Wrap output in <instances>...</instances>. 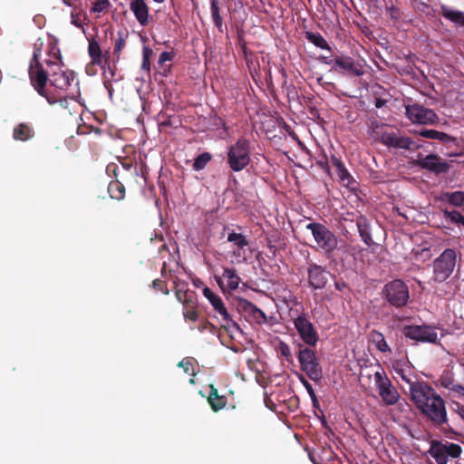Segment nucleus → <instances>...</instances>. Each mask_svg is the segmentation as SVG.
Listing matches in <instances>:
<instances>
[{"label":"nucleus","instance_id":"f257e3e1","mask_svg":"<svg viewBox=\"0 0 464 464\" xmlns=\"http://www.w3.org/2000/svg\"><path fill=\"white\" fill-rule=\"evenodd\" d=\"M227 164L234 172L246 169L251 162L250 141L245 138L238 139L228 147Z\"/></svg>","mask_w":464,"mask_h":464},{"label":"nucleus","instance_id":"f03ea898","mask_svg":"<svg viewBox=\"0 0 464 464\" xmlns=\"http://www.w3.org/2000/svg\"><path fill=\"white\" fill-rule=\"evenodd\" d=\"M312 347L313 346H305L298 343L296 344V356L300 363L301 371L304 372L309 379L317 382L322 379L323 371L315 352Z\"/></svg>","mask_w":464,"mask_h":464},{"label":"nucleus","instance_id":"7ed1b4c3","mask_svg":"<svg viewBox=\"0 0 464 464\" xmlns=\"http://www.w3.org/2000/svg\"><path fill=\"white\" fill-rule=\"evenodd\" d=\"M457 263L455 249L447 248L432 262V276L430 280L436 283L445 282L454 271Z\"/></svg>","mask_w":464,"mask_h":464},{"label":"nucleus","instance_id":"20e7f679","mask_svg":"<svg viewBox=\"0 0 464 464\" xmlns=\"http://www.w3.org/2000/svg\"><path fill=\"white\" fill-rule=\"evenodd\" d=\"M463 450L460 445L448 441L436 440L430 442L427 453L435 459L437 464H448L450 459H459Z\"/></svg>","mask_w":464,"mask_h":464},{"label":"nucleus","instance_id":"39448f33","mask_svg":"<svg viewBox=\"0 0 464 464\" xmlns=\"http://www.w3.org/2000/svg\"><path fill=\"white\" fill-rule=\"evenodd\" d=\"M306 229L310 230L318 247L329 256L338 246V239L335 234L326 226L312 222L306 225Z\"/></svg>","mask_w":464,"mask_h":464},{"label":"nucleus","instance_id":"423d86ee","mask_svg":"<svg viewBox=\"0 0 464 464\" xmlns=\"http://www.w3.org/2000/svg\"><path fill=\"white\" fill-rule=\"evenodd\" d=\"M383 295L387 302L395 307L406 305L410 298L409 288L401 279H395L386 284Z\"/></svg>","mask_w":464,"mask_h":464},{"label":"nucleus","instance_id":"0eeeda50","mask_svg":"<svg viewBox=\"0 0 464 464\" xmlns=\"http://www.w3.org/2000/svg\"><path fill=\"white\" fill-rule=\"evenodd\" d=\"M437 327L430 324H411L402 328V334L407 339L416 343H438Z\"/></svg>","mask_w":464,"mask_h":464},{"label":"nucleus","instance_id":"6e6552de","mask_svg":"<svg viewBox=\"0 0 464 464\" xmlns=\"http://www.w3.org/2000/svg\"><path fill=\"white\" fill-rule=\"evenodd\" d=\"M374 382L379 395L385 405L392 406L398 402L400 394L392 384L391 380L388 378L383 369L375 372Z\"/></svg>","mask_w":464,"mask_h":464},{"label":"nucleus","instance_id":"1a4fd4ad","mask_svg":"<svg viewBox=\"0 0 464 464\" xmlns=\"http://www.w3.org/2000/svg\"><path fill=\"white\" fill-rule=\"evenodd\" d=\"M420 410L430 418L435 426L441 429H445V425L449 426L445 401L439 394L427 403V407H422Z\"/></svg>","mask_w":464,"mask_h":464},{"label":"nucleus","instance_id":"9d476101","mask_svg":"<svg viewBox=\"0 0 464 464\" xmlns=\"http://www.w3.org/2000/svg\"><path fill=\"white\" fill-rule=\"evenodd\" d=\"M334 72L345 76L361 77L365 73L364 63L348 55H336Z\"/></svg>","mask_w":464,"mask_h":464},{"label":"nucleus","instance_id":"9b49d317","mask_svg":"<svg viewBox=\"0 0 464 464\" xmlns=\"http://www.w3.org/2000/svg\"><path fill=\"white\" fill-rule=\"evenodd\" d=\"M294 325L304 345L316 346L319 341V334L313 323L306 314H303L294 320Z\"/></svg>","mask_w":464,"mask_h":464},{"label":"nucleus","instance_id":"f8f14e48","mask_svg":"<svg viewBox=\"0 0 464 464\" xmlns=\"http://www.w3.org/2000/svg\"><path fill=\"white\" fill-rule=\"evenodd\" d=\"M405 113L408 119L413 123L427 125L434 124L439 121V117L433 110L419 103L406 105Z\"/></svg>","mask_w":464,"mask_h":464},{"label":"nucleus","instance_id":"ddd939ff","mask_svg":"<svg viewBox=\"0 0 464 464\" xmlns=\"http://www.w3.org/2000/svg\"><path fill=\"white\" fill-rule=\"evenodd\" d=\"M379 140L389 148L416 150L422 147L421 144L412 140L411 138L401 136L395 131H382Z\"/></svg>","mask_w":464,"mask_h":464},{"label":"nucleus","instance_id":"4468645a","mask_svg":"<svg viewBox=\"0 0 464 464\" xmlns=\"http://www.w3.org/2000/svg\"><path fill=\"white\" fill-rule=\"evenodd\" d=\"M330 272L325 266L317 265L313 261H307L308 286L314 290L324 289L328 283Z\"/></svg>","mask_w":464,"mask_h":464},{"label":"nucleus","instance_id":"2eb2a0df","mask_svg":"<svg viewBox=\"0 0 464 464\" xmlns=\"http://www.w3.org/2000/svg\"><path fill=\"white\" fill-rule=\"evenodd\" d=\"M414 165L427 169L436 175L445 174L450 170V165L437 154H429L423 158L419 155Z\"/></svg>","mask_w":464,"mask_h":464},{"label":"nucleus","instance_id":"dca6fc26","mask_svg":"<svg viewBox=\"0 0 464 464\" xmlns=\"http://www.w3.org/2000/svg\"><path fill=\"white\" fill-rule=\"evenodd\" d=\"M411 399L418 409L427 407V403L437 395L433 388L424 382L411 383Z\"/></svg>","mask_w":464,"mask_h":464},{"label":"nucleus","instance_id":"f3484780","mask_svg":"<svg viewBox=\"0 0 464 464\" xmlns=\"http://www.w3.org/2000/svg\"><path fill=\"white\" fill-rule=\"evenodd\" d=\"M28 73L30 81L36 92L44 97H47L45 86L49 81L47 71L41 62H30Z\"/></svg>","mask_w":464,"mask_h":464},{"label":"nucleus","instance_id":"a211bd4d","mask_svg":"<svg viewBox=\"0 0 464 464\" xmlns=\"http://www.w3.org/2000/svg\"><path fill=\"white\" fill-rule=\"evenodd\" d=\"M203 295L212 304L215 311L218 313L222 316L223 320L227 323V325H224L226 329L232 327L237 331L240 330L239 325L230 318V315L219 295L214 294L207 286L203 289Z\"/></svg>","mask_w":464,"mask_h":464},{"label":"nucleus","instance_id":"6ab92c4d","mask_svg":"<svg viewBox=\"0 0 464 464\" xmlns=\"http://www.w3.org/2000/svg\"><path fill=\"white\" fill-rule=\"evenodd\" d=\"M88 53L92 65H98L103 71L108 68L111 76H114V72L111 69L109 52L103 53L99 43L93 38L89 40Z\"/></svg>","mask_w":464,"mask_h":464},{"label":"nucleus","instance_id":"aec40b11","mask_svg":"<svg viewBox=\"0 0 464 464\" xmlns=\"http://www.w3.org/2000/svg\"><path fill=\"white\" fill-rule=\"evenodd\" d=\"M216 281L223 292H232L238 288L241 278L235 268L225 267L222 276H216Z\"/></svg>","mask_w":464,"mask_h":464},{"label":"nucleus","instance_id":"412c9836","mask_svg":"<svg viewBox=\"0 0 464 464\" xmlns=\"http://www.w3.org/2000/svg\"><path fill=\"white\" fill-rule=\"evenodd\" d=\"M435 384L437 387H443L458 395L464 396V385L455 382L454 373L450 370H444Z\"/></svg>","mask_w":464,"mask_h":464},{"label":"nucleus","instance_id":"4be33fe9","mask_svg":"<svg viewBox=\"0 0 464 464\" xmlns=\"http://www.w3.org/2000/svg\"><path fill=\"white\" fill-rule=\"evenodd\" d=\"M417 135L429 139L440 141L442 144L450 147L451 145H458V140L445 132L436 130L423 129L415 132Z\"/></svg>","mask_w":464,"mask_h":464},{"label":"nucleus","instance_id":"5701e85b","mask_svg":"<svg viewBox=\"0 0 464 464\" xmlns=\"http://www.w3.org/2000/svg\"><path fill=\"white\" fill-rule=\"evenodd\" d=\"M130 10L134 14L136 20L141 26H147L149 24V6L144 0H130Z\"/></svg>","mask_w":464,"mask_h":464},{"label":"nucleus","instance_id":"b1692460","mask_svg":"<svg viewBox=\"0 0 464 464\" xmlns=\"http://www.w3.org/2000/svg\"><path fill=\"white\" fill-rule=\"evenodd\" d=\"M75 75L72 71H60L58 72H53L52 78L49 79L51 84L56 89L65 91L71 86L74 81Z\"/></svg>","mask_w":464,"mask_h":464},{"label":"nucleus","instance_id":"393cba45","mask_svg":"<svg viewBox=\"0 0 464 464\" xmlns=\"http://www.w3.org/2000/svg\"><path fill=\"white\" fill-rule=\"evenodd\" d=\"M355 224L360 237L363 241V243L368 246L374 245V241L371 234L370 221L368 220V218L365 216L358 213V215L355 218Z\"/></svg>","mask_w":464,"mask_h":464},{"label":"nucleus","instance_id":"a878e982","mask_svg":"<svg viewBox=\"0 0 464 464\" xmlns=\"http://www.w3.org/2000/svg\"><path fill=\"white\" fill-rule=\"evenodd\" d=\"M227 241L232 244L234 247V255L237 257L242 256V252H244V248L249 245V241L246 237L241 233H237L232 231L228 233Z\"/></svg>","mask_w":464,"mask_h":464},{"label":"nucleus","instance_id":"bb28decb","mask_svg":"<svg viewBox=\"0 0 464 464\" xmlns=\"http://www.w3.org/2000/svg\"><path fill=\"white\" fill-rule=\"evenodd\" d=\"M34 130L29 123L17 124L13 130V138L15 140L27 141L34 137Z\"/></svg>","mask_w":464,"mask_h":464},{"label":"nucleus","instance_id":"cd10ccee","mask_svg":"<svg viewBox=\"0 0 464 464\" xmlns=\"http://www.w3.org/2000/svg\"><path fill=\"white\" fill-rule=\"evenodd\" d=\"M49 55H53V60H52V59L45 60V64H46L45 70L47 71L48 79L52 78L53 72H58L62 71V69L60 67V63L62 62V57H61L59 49L55 45H53L51 47Z\"/></svg>","mask_w":464,"mask_h":464},{"label":"nucleus","instance_id":"c85d7f7f","mask_svg":"<svg viewBox=\"0 0 464 464\" xmlns=\"http://www.w3.org/2000/svg\"><path fill=\"white\" fill-rule=\"evenodd\" d=\"M437 200L453 207H464V191L441 192Z\"/></svg>","mask_w":464,"mask_h":464},{"label":"nucleus","instance_id":"c756f323","mask_svg":"<svg viewBox=\"0 0 464 464\" xmlns=\"http://www.w3.org/2000/svg\"><path fill=\"white\" fill-rule=\"evenodd\" d=\"M243 309L255 321V323L260 325L267 323V317L266 314L252 302L245 301Z\"/></svg>","mask_w":464,"mask_h":464},{"label":"nucleus","instance_id":"7c9ffc66","mask_svg":"<svg viewBox=\"0 0 464 464\" xmlns=\"http://www.w3.org/2000/svg\"><path fill=\"white\" fill-rule=\"evenodd\" d=\"M209 389L208 402L214 411H218L226 406L227 399L218 394V389L213 384L209 385Z\"/></svg>","mask_w":464,"mask_h":464},{"label":"nucleus","instance_id":"2f4dec72","mask_svg":"<svg viewBox=\"0 0 464 464\" xmlns=\"http://www.w3.org/2000/svg\"><path fill=\"white\" fill-rule=\"evenodd\" d=\"M441 15L458 26H464V12L454 10L447 5L441 6Z\"/></svg>","mask_w":464,"mask_h":464},{"label":"nucleus","instance_id":"473e14b6","mask_svg":"<svg viewBox=\"0 0 464 464\" xmlns=\"http://www.w3.org/2000/svg\"><path fill=\"white\" fill-rule=\"evenodd\" d=\"M175 295L179 303L187 308H197V298L196 295L192 291L178 289L175 292Z\"/></svg>","mask_w":464,"mask_h":464},{"label":"nucleus","instance_id":"72a5a7b5","mask_svg":"<svg viewBox=\"0 0 464 464\" xmlns=\"http://www.w3.org/2000/svg\"><path fill=\"white\" fill-rule=\"evenodd\" d=\"M210 13L212 21L215 26L218 28V32L224 33V30L227 29V26L224 25V21L220 14L218 0H210Z\"/></svg>","mask_w":464,"mask_h":464},{"label":"nucleus","instance_id":"f704fd0d","mask_svg":"<svg viewBox=\"0 0 464 464\" xmlns=\"http://www.w3.org/2000/svg\"><path fill=\"white\" fill-rule=\"evenodd\" d=\"M108 193L111 198L121 200L125 197V187L119 180H112L108 185Z\"/></svg>","mask_w":464,"mask_h":464},{"label":"nucleus","instance_id":"c9c22d12","mask_svg":"<svg viewBox=\"0 0 464 464\" xmlns=\"http://www.w3.org/2000/svg\"><path fill=\"white\" fill-rule=\"evenodd\" d=\"M304 36L308 42L312 43L316 47L321 48L323 50H331L330 45L328 44L326 40L322 36L321 34L306 31Z\"/></svg>","mask_w":464,"mask_h":464},{"label":"nucleus","instance_id":"e433bc0d","mask_svg":"<svg viewBox=\"0 0 464 464\" xmlns=\"http://www.w3.org/2000/svg\"><path fill=\"white\" fill-rule=\"evenodd\" d=\"M46 99L50 104H54V103L58 102L62 108L68 110V111L71 115L75 113L76 109L79 108V105L76 103V102L73 99H68L67 97L59 98L58 100H54V99L47 96Z\"/></svg>","mask_w":464,"mask_h":464},{"label":"nucleus","instance_id":"4c0bfd02","mask_svg":"<svg viewBox=\"0 0 464 464\" xmlns=\"http://www.w3.org/2000/svg\"><path fill=\"white\" fill-rule=\"evenodd\" d=\"M372 340L375 345V347L382 353L391 352V348L388 345L384 335L377 331H372L371 333Z\"/></svg>","mask_w":464,"mask_h":464},{"label":"nucleus","instance_id":"58836bf2","mask_svg":"<svg viewBox=\"0 0 464 464\" xmlns=\"http://www.w3.org/2000/svg\"><path fill=\"white\" fill-rule=\"evenodd\" d=\"M212 156L209 152H203L199 154L194 160L193 169L196 171L202 170L211 160Z\"/></svg>","mask_w":464,"mask_h":464},{"label":"nucleus","instance_id":"ea45409f","mask_svg":"<svg viewBox=\"0 0 464 464\" xmlns=\"http://www.w3.org/2000/svg\"><path fill=\"white\" fill-rule=\"evenodd\" d=\"M443 216L445 218L450 219L454 224H459L464 227V216L457 211V210H448L445 209L443 211Z\"/></svg>","mask_w":464,"mask_h":464},{"label":"nucleus","instance_id":"a19ab883","mask_svg":"<svg viewBox=\"0 0 464 464\" xmlns=\"http://www.w3.org/2000/svg\"><path fill=\"white\" fill-rule=\"evenodd\" d=\"M276 351H277V353H280V355L282 357L285 358V360L288 362H293V356L291 353V350H290L289 345L286 343H285L284 341H279V343L276 346Z\"/></svg>","mask_w":464,"mask_h":464},{"label":"nucleus","instance_id":"79ce46f5","mask_svg":"<svg viewBox=\"0 0 464 464\" xmlns=\"http://www.w3.org/2000/svg\"><path fill=\"white\" fill-rule=\"evenodd\" d=\"M44 42L42 38H38L33 45V56L30 62H40Z\"/></svg>","mask_w":464,"mask_h":464},{"label":"nucleus","instance_id":"37998d69","mask_svg":"<svg viewBox=\"0 0 464 464\" xmlns=\"http://www.w3.org/2000/svg\"><path fill=\"white\" fill-rule=\"evenodd\" d=\"M111 6L109 0H97L93 3L91 8L92 13H102L107 11Z\"/></svg>","mask_w":464,"mask_h":464},{"label":"nucleus","instance_id":"c03bdc74","mask_svg":"<svg viewBox=\"0 0 464 464\" xmlns=\"http://www.w3.org/2000/svg\"><path fill=\"white\" fill-rule=\"evenodd\" d=\"M178 366L183 368L186 373L191 374L192 376L195 375L193 362L190 358L183 359L181 362H179Z\"/></svg>","mask_w":464,"mask_h":464},{"label":"nucleus","instance_id":"a18cd8bd","mask_svg":"<svg viewBox=\"0 0 464 464\" xmlns=\"http://www.w3.org/2000/svg\"><path fill=\"white\" fill-rule=\"evenodd\" d=\"M337 175L339 177V179L342 182H346L347 186L350 185L351 180L353 179L352 176L350 175L349 171L343 165L342 168L338 169Z\"/></svg>","mask_w":464,"mask_h":464},{"label":"nucleus","instance_id":"49530a36","mask_svg":"<svg viewBox=\"0 0 464 464\" xmlns=\"http://www.w3.org/2000/svg\"><path fill=\"white\" fill-rule=\"evenodd\" d=\"M152 287L156 291H160V292L163 293L164 295H169V293L168 290L166 282H164L159 278L154 279L152 281Z\"/></svg>","mask_w":464,"mask_h":464},{"label":"nucleus","instance_id":"de8ad7c7","mask_svg":"<svg viewBox=\"0 0 464 464\" xmlns=\"http://www.w3.org/2000/svg\"><path fill=\"white\" fill-rule=\"evenodd\" d=\"M183 316L185 320L196 322L198 319V313L196 308L183 309Z\"/></svg>","mask_w":464,"mask_h":464},{"label":"nucleus","instance_id":"09e8293b","mask_svg":"<svg viewBox=\"0 0 464 464\" xmlns=\"http://www.w3.org/2000/svg\"><path fill=\"white\" fill-rule=\"evenodd\" d=\"M298 380L304 385L305 390L307 391L310 397H314V390L311 383L306 380V378L302 373H296Z\"/></svg>","mask_w":464,"mask_h":464},{"label":"nucleus","instance_id":"8fccbe9b","mask_svg":"<svg viewBox=\"0 0 464 464\" xmlns=\"http://www.w3.org/2000/svg\"><path fill=\"white\" fill-rule=\"evenodd\" d=\"M82 12H81V11H80V12H77V13H76V12H74V11H72V12L71 13V23H72L74 26H76V27H78V28H83L82 24V18H81V17H82Z\"/></svg>","mask_w":464,"mask_h":464},{"label":"nucleus","instance_id":"3c124183","mask_svg":"<svg viewBox=\"0 0 464 464\" xmlns=\"http://www.w3.org/2000/svg\"><path fill=\"white\" fill-rule=\"evenodd\" d=\"M124 46H125V40L123 38L120 37L115 43L114 51H113L114 55L117 56V60L120 59V53H121V50L124 48Z\"/></svg>","mask_w":464,"mask_h":464},{"label":"nucleus","instance_id":"603ef678","mask_svg":"<svg viewBox=\"0 0 464 464\" xmlns=\"http://www.w3.org/2000/svg\"><path fill=\"white\" fill-rule=\"evenodd\" d=\"M175 56L173 52H163L160 53L159 58V63L163 64L166 62L172 61Z\"/></svg>","mask_w":464,"mask_h":464},{"label":"nucleus","instance_id":"864d4df0","mask_svg":"<svg viewBox=\"0 0 464 464\" xmlns=\"http://www.w3.org/2000/svg\"><path fill=\"white\" fill-rule=\"evenodd\" d=\"M452 410L455 411L462 420H464V405L458 401L452 402Z\"/></svg>","mask_w":464,"mask_h":464},{"label":"nucleus","instance_id":"5fc2aeb1","mask_svg":"<svg viewBox=\"0 0 464 464\" xmlns=\"http://www.w3.org/2000/svg\"><path fill=\"white\" fill-rule=\"evenodd\" d=\"M319 61L324 64L330 65L331 71L334 72V62L336 61V56H334V58L329 57V56H320Z\"/></svg>","mask_w":464,"mask_h":464},{"label":"nucleus","instance_id":"6e6d98bb","mask_svg":"<svg viewBox=\"0 0 464 464\" xmlns=\"http://www.w3.org/2000/svg\"><path fill=\"white\" fill-rule=\"evenodd\" d=\"M331 163L336 170L344 165L342 160L334 155L331 156Z\"/></svg>","mask_w":464,"mask_h":464},{"label":"nucleus","instance_id":"4d7b16f0","mask_svg":"<svg viewBox=\"0 0 464 464\" xmlns=\"http://www.w3.org/2000/svg\"><path fill=\"white\" fill-rule=\"evenodd\" d=\"M334 287L338 291H343L344 289L348 288V285L343 280H338V281H335Z\"/></svg>","mask_w":464,"mask_h":464},{"label":"nucleus","instance_id":"13d9d810","mask_svg":"<svg viewBox=\"0 0 464 464\" xmlns=\"http://www.w3.org/2000/svg\"><path fill=\"white\" fill-rule=\"evenodd\" d=\"M153 51L148 47L144 46L142 49V58L150 59V56L152 55Z\"/></svg>","mask_w":464,"mask_h":464},{"label":"nucleus","instance_id":"bf43d9fd","mask_svg":"<svg viewBox=\"0 0 464 464\" xmlns=\"http://www.w3.org/2000/svg\"><path fill=\"white\" fill-rule=\"evenodd\" d=\"M209 327H213V324L211 323H209L208 321H204L198 326V330L200 332H203V331L208 329Z\"/></svg>","mask_w":464,"mask_h":464},{"label":"nucleus","instance_id":"052dcab7","mask_svg":"<svg viewBox=\"0 0 464 464\" xmlns=\"http://www.w3.org/2000/svg\"><path fill=\"white\" fill-rule=\"evenodd\" d=\"M387 101L382 98H376L374 102V105L376 108L380 109L386 104Z\"/></svg>","mask_w":464,"mask_h":464},{"label":"nucleus","instance_id":"680f3d73","mask_svg":"<svg viewBox=\"0 0 464 464\" xmlns=\"http://www.w3.org/2000/svg\"><path fill=\"white\" fill-rule=\"evenodd\" d=\"M141 68L148 72L150 70V59L142 58Z\"/></svg>","mask_w":464,"mask_h":464},{"label":"nucleus","instance_id":"e2e57ef3","mask_svg":"<svg viewBox=\"0 0 464 464\" xmlns=\"http://www.w3.org/2000/svg\"><path fill=\"white\" fill-rule=\"evenodd\" d=\"M358 214H353V213H347L346 216L343 218V220L345 222L347 221H350V222H355V218Z\"/></svg>","mask_w":464,"mask_h":464},{"label":"nucleus","instance_id":"0e129e2a","mask_svg":"<svg viewBox=\"0 0 464 464\" xmlns=\"http://www.w3.org/2000/svg\"><path fill=\"white\" fill-rule=\"evenodd\" d=\"M401 377L403 381H405L410 386L411 383H416L417 382L412 381L411 378L407 377L402 371H401Z\"/></svg>","mask_w":464,"mask_h":464},{"label":"nucleus","instance_id":"69168bd1","mask_svg":"<svg viewBox=\"0 0 464 464\" xmlns=\"http://www.w3.org/2000/svg\"><path fill=\"white\" fill-rule=\"evenodd\" d=\"M94 65H92V63H90L87 67H86V72L89 74V75H93L95 72H92V67Z\"/></svg>","mask_w":464,"mask_h":464},{"label":"nucleus","instance_id":"338daca9","mask_svg":"<svg viewBox=\"0 0 464 464\" xmlns=\"http://www.w3.org/2000/svg\"><path fill=\"white\" fill-rule=\"evenodd\" d=\"M313 402L314 407H317L319 405L318 399L316 397V394L314 393V397H310Z\"/></svg>","mask_w":464,"mask_h":464},{"label":"nucleus","instance_id":"774afa93","mask_svg":"<svg viewBox=\"0 0 464 464\" xmlns=\"http://www.w3.org/2000/svg\"><path fill=\"white\" fill-rule=\"evenodd\" d=\"M218 122H216V125L218 126L220 124L224 130H227L225 121L221 118H218Z\"/></svg>","mask_w":464,"mask_h":464}]
</instances>
